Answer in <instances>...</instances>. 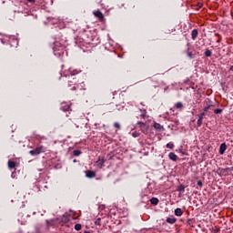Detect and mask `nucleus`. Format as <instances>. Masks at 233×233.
<instances>
[{
  "label": "nucleus",
  "mask_w": 233,
  "mask_h": 233,
  "mask_svg": "<svg viewBox=\"0 0 233 233\" xmlns=\"http://www.w3.org/2000/svg\"><path fill=\"white\" fill-rule=\"evenodd\" d=\"M141 112L140 117H142V119H147V109H139Z\"/></svg>",
  "instance_id": "nucleus-16"
},
{
  "label": "nucleus",
  "mask_w": 233,
  "mask_h": 233,
  "mask_svg": "<svg viewBox=\"0 0 233 233\" xmlns=\"http://www.w3.org/2000/svg\"><path fill=\"white\" fill-rule=\"evenodd\" d=\"M95 225H97L98 227H100V225H101V218H98L95 221Z\"/></svg>",
  "instance_id": "nucleus-27"
},
{
  "label": "nucleus",
  "mask_w": 233,
  "mask_h": 233,
  "mask_svg": "<svg viewBox=\"0 0 233 233\" xmlns=\"http://www.w3.org/2000/svg\"><path fill=\"white\" fill-rule=\"evenodd\" d=\"M87 41H88V43H90V41H94V36H91V38Z\"/></svg>",
  "instance_id": "nucleus-36"
},
{
  "label": "nucleus",
  "mask_w": 233,
  "mask_h": 233,
  "mask_svg": "<svg viewBox=\"0 0 233 233\" xmlns=\"http://www.w3.org/2000/svg\"><path fill=\"white\" fill-rule=\"evenodd\" d=\"M68 72L70 76H77V74H81L82 70L81 69H74V67H70L68 69Z\"/></svg>",
  "instance_id": "nucleus-5"
},
{
  "label": "nucleus",
  "mask_w": 233,
  "mask_h": 233,
  "mask_svg": "<svg viewBox=\"0 0 233 233\" xmlns=\"http://www.w3.org/2000/svg\"><path fill=\"white\" fill-rule=\"evenodd\" d=\"M137 125H139L140 129L145 134V128H147V124H145L144 122L138 121Z\"/></svg>",
  "instance_id": "nucleus-12"
},
{
  "label": "nucleus",
  "mask_w": 233,
  "mask_h": 233,
  "mask_svg": "<svg viewBox=\"0 0 233 233\" xmlns=\"http://www.w3.org/2000/svg\"><path fill=\"white\" fill-rule=\"evenodd\" d=\"M55 56H61L65 54V46L61 45L59 42L55 43V46L53 47Z\"/></svg>",
  "instance_id": "nucleus-1"
},
{
  "label": "nucleus",
  "mask_w": 233,
  "mask_h": 233,
  "mask_svg": "<svg viewBox=\"0 0 233 233\" xmlns=\"http://www.w3.org/2000/svg\"><path fill=\"white\" fill-rule=\"evenodd\" d=\"M86 177H89V178L96 177V172L92 170H87L86 171Z\"/></svg>",
  "instance_id": "nucleus-9"
},
{
  "label": "nucleus",
  "mask_w": 233,
  "mask_h": 233,
  "mask_svg": "<svg viewBox=\"0 0 233 233\" xmlns=\"http://www.w3.org/2000/svg\"><path fill=\"white\" fill-rule=\"evenodd\" d=\"M230 70H231V72H233V66H231Z\"/></svg>",
  "instance_id": "nucleus-37"
},
{
  "label": "nucleus",
  "mask_w": 233,
  "mask_h": 233,
  "mask_svg": "<svg viewBox=\"0 0 233 233\" xmlns=\"http://www.w3.org/2000/svg\"><path fill=\"white\" fill-rule=\"evenodd\" d=\"M167 148H170L172 150V148H174V144L172 142H169L167 144Z\"/></svg>",
  "instance_id": "nucleus-26"
},
{
  "label": "nucleus",
  "mask_w": 233,
  "mask_h": 233,
  "mask_svg": "<svg viewBox=\"0 0 233 233\" xmlns=\"http://www.w3.org/2000/svg\"><path fill=\"white\" fill-rule=\"evenodd\" d=\"M93 15H95V17H96L99 21L103 22L105 21V15H103V13L99 10H96L93 12Z\"/></svg>",
  "instance_id": "nucleus-3"
},
{
  "label": "nucleus",
  "mask_w": 233,
  "mask_h": 233,
  "mask_svg": "<svg viewBox=\"0 0 233 233\" xmlns=\"http://www.w3.org/2000/svg\"><path fill=\"white\" fill-rule=\"evenodd\" d=\"M175 216H177V218H181V216H183V210L177 208V209H175Z\"/></svg>",
  "instance_id": "nucleus-11"
},
{
  "label": "nucleus",
  "mask_w": 233,
  "mask_h": 233,
  "mask_svg": "<svg viewBox=\"0 0 233 233\" xmlns=\"http://www.w3.org/2000/svg\"><path fill=\"white\" fill-rule=\"evenodd\" d=\"M68 88H70V90H76V82H72V81H70L69 83H68Z\"/></svg>",
  "instance_id": "nucleus-17"
},
{
  "label": "nucleus",
  "mask_w": 233,
  "mask_h": 233,
  "mask_svg": "<svg viewBox=\"0 0 233 233\" xmlns=\"http://www.w3.org/2000/svg\"><path fill=\"white\" fill-rule=\"evenodd\" d=\"M227 150V144L223 143L219 147V154L223 156L225 154V151Z\"/></svg>",
  "instance_id": "nucleus-7"
},
{
  "label": "nucleus",
  "mask_w": 233,
  "mask_h": 233,
  "mask_svg": "<svg viewBox=\"0 0 233 233\" xmlns=\"http://www.w3.org/2000/svg\"><path fill=\"white\" fill-rule=\"evenodd\" d=\"M197 125H198V127H201V125H203V119L198 117V119L197 121Z\"/></svg>",
  "instance_id": "nucleus-24"
},
{
  "label": "nucleus",
  "mask_w": 233,
  "mask_h": 233,
  "mask_svg": "<svg viewBox=\"0 0 233 233\" xmlns=\"http://www.w3.org/2000/svg\"><path fill=\"white\" fill-rule=\"evenodd\" d=\"M175 106H176V108H177V109H181V108H183V103L177 102Z\"/></svg>",
  "instance_id": "nucleus-23"
},
{
  "label": "nucleus",
  "mask_w": 233,
  "mask_h": 233,
  "mask_svg": "<svg viewBox=\"0 0 233 233\" xmlns=\"http://www.w3.org/2000/svg\"><path fill=\"white\" fill-rule=\"evenodd\" d=\"M205 112H202V113H200L199 115H198V117L200 118V119H203L204 117H205Z\"/></svg>",
  "instance_id": "nucleus-33"
},
{
  "label": "nucleus",
  "mask_w": 233,
  "mask_h": 233,
  "mask_svg": "<svg viewBox=\"0 0 233 233\" xmlns=\"http://www.w3.org/2000/svg\"><path fill=\"white\" fill-rule=\"evenodd\" d=\"M197 185H198V187H203V182H202L201 180H198V183H197Z\"/></svg>",
  "instance_id": "nucleus-34"
},
{
  "label": "nucleus",
  "mask_w": 233,
  "mask_h": 233,
  "mask_svg": "<svg viewBox=\"0 0 233 233\" xmlns=\"http://www.w3.org/2000/svg\"><path fill=\"white\" fill-rule=\"evenodd\" d=\"M81 228H82L81 224H76L75 225V230H81Z\"/></svg>",
  "instance_id": "nucleus-28"
},
{
  "label": "nucleus",
  "mask_w": 233,
  "mask_h": 233,
  "mask_svg": "<svg viewBox=\"0 0 233 233\" xmlns=\"http://www.w3.org/2000/svg\"><path fill=\"white\" fill-rule=\"evenodd\" d=\"M114 127L116 128V130H119L121 128V125L118 122H115Z\"/></svg>",
  "instance_id": "nucleus-25"
},
{
  "label": "nucleus",
  "mask_w": 233,
  "mask_h": 233,
  "mask_svg": "<svg viewBox=\"0 0 233 233\" xmlns=\"http://www.w3.org/2000/svg\"><path fill=\"white\" fill-rule=\"evenodd\" d=\"M198 29H194L192 32H191V37L193 39V41H196V38L198 37Z\"/></svg>",
  "instance_id": "nucleus-14"
},
{
  "label": "nucleus",
  "mask_w": 233,
  "mask_h": 233,
  "mask_svg": "<svg viewBox=\"0 0 233 233\" xmlns=\"http://www.w3.org/2000/svg\"><path fill=\"white\" fill-rule=\"evenodd\" d=\"M28 3H35V0H26Z\"/></svg>",
  "instance_id": "nucleus-35"
},
{
  "label": "nucleus",
  "mask_w": 233,
  "mask_h": 233,
  "mask_svg": "<svg viewBox=\"0 0 233 233\" xmlns=\"http://www.w3.org/2000/svg\"><path fill=\"white\" fill-rule=\"evenodd\" d=\"M8 43L11 46H17V45H19V41L17 38H15V36H10Z\"/></svg>",
  "instance_id": "nucleus-4"
},
{
  "label": "nucleus",
  "mask_w": 233,
  "mask_h": 233,
  "mask_svg": "<svg viewBox=\"0 0 233 233\" xmlns=\"http://www.w3.org/2000/svg\"><path fill=\"white\" fill-rule=\"evenodd\" d=\"M15 167V162L14 161H8V167L9 168H14Z\"/></svg>",
  "instance_id": "nucleus-21"
},
{
  "label": "nucleus",
  "mask_w": 233,
  "mask_h": 233,
  "mask_svg": "<svg viewBox=\"0 0 233 233\" xmlns=\"http://www.w3.org/2000/svg\"><path fill=\"white\" fill-rule=\"evenodd\" d=\"M205 56L206 57H210V56H212V51H210L209 49H207L205 51Z\"/></svg>",
  "instance_id": "nucleus-22"
},
{
  "label": "nucleus",
  "mask_w": 233,
  "mask_h": 233,
  "mask_svg": "<svg viewBox=\"0 0 233 233\" xmlns=\"http://www.w3.org/2000/svg\"><path fill=\"white\" fill-rule=\"evenodd\" d=\"M212 106V105H209V106H206V107H204V113H206V112H208V110H210V107Z\"/></svg>",
  "instance_id": "nucleus-31"
},
{
  "label": "nucleus",
  "mask_w": 233,
  "mask_h": 233,
  "mask_svg": "<svg viewBox=\"0 0 233 233\" xmlns=\"http://www.w3.org/2000/svg\"><path fill=\"white\" fill-rule=\"evenodd\" d=\"M178 192H185V185L181 184L177 187Z\"/></svg>",
  "instance_id": "nucleus-20"
},
{
  "label": "nucleus",
  "mask_w": 233,
  "mask_h": 233,
  "mask_svg": "<svg viewBox=\"0 0 233 233\" xmlns=\"http://www.w3.org/2000/svg\"><path fill=\"white\" fill-rule=\"evenodd\" d=\"M82 152L79 149H76L73 151V155L77 157L78 156H81Z\"/></svg>",
  "instance_id": "nucleus-19"
},
{
  "label": "nucleus",
  "mask_w": 233,
  "mask_h": 233,
  "mask_svg": "<svg viewBox=\"0 0 233 233\" xmlns=\"http://www.w3.org/2000/svg\"><path fill=\"white\" fill-rule=\"evenodd\" d=\"M226 172H227V170H228V168H226V169H224Z\"/></svg>",
  "instance_id": "nucleus-39"
},
{
  "label": "nucleus",
  "mask_w": 233,
  "mask_h": 233,
  "mask_svg": "<svg viewBox=\"0 0 233 233\" xmlns=\"http://www.w3.org/2000/svg\"><path fill=\"white\" fill-rule=\"evenodd\" d=\"M150 203L151 205H157L159 203V199H157V198H152L150 199Z\"/></svg>",
  "instance_id": "nucleus-18"
},
{
  "label": "nucleus",
  "mask_w": 233,
  "mask_h": 233,
  "mask_svg": "<svg viewBox=\"0 0 233 233\" xmlns=\"http://www.w3.org/2000/svg\"><path fill=\"white\" fill-rule=\"evenodd\" d=\"M61 110H63V112H68V110H70V105L62 103Z\"/></svg>",
  "instance_id": "nucleus-8"
},
{
  "label": "nucleus",
  "mask_w": 233,
  "mask_h": 233,
  "mask_svg": "<svg viewBox=\"0 0 233 233\" xmlns=\"http://www.w3.org/2000/svg\"><path fill=\"white\" fill-rule=\"evenodd\" d=\"M96 165L98 167V168H103V166L105 165V158H101V157H99L96 162Z\"/></svg>",
  "instance_id": "nucleus-6"
},
{
  "label": "nucleus",
  "mask_w": 233,
  "mask_h": 233,
  "mask_svg": "<svg viewBox=\"0 0 233 233\" xmlns=\"http://www.w3.org/2000/svg\"><path fill=\"white\" fill-rule=\"evenodd\" d=\"M187 56L189 57V59H194V55L191 52H187Z\"/></svg>",
  "instance_id": "nucleus-30"
},
{
  "label": "nucleus",
  "mask_w": 233,
  "mask_h": 233,
  "mask_svg": "<svg viewBox=\"0 0 233 233\" xmlns=\"http://www.w3.org/2000/svg\"><path fill=\"white\" fill-rule=\"evenodd\" d=\"M84 233H90V231H85Z\"/></svg>",
  "instance_id": "nucleus-38"
},
{
  "label": "nucleus",
  "mask_w": 233,
  "mask_h": 233,
  "mask_svg": "<svg viewBox=\"0 0 233 233\" xmlns=\"http://www.w3.org/2000/svg\"><path fill=\"white\" fill-rule=\"evenodd\" d=\"M154 128L156 130H158V132H161L162 130H165V128L163 127V126H161V124L159 123H155L154 124Z\"/></svg>",
  "instance_id": "nucleus-10"
},
{
  "label": "nucleus",
  "mask_w": 233,
  "mask_h": 233,
  "mask_svg": "<svg viewBox=\"0 0 233 233\" xmlns=\"http://www.w3.org/2000/svg\"><path fill=\"white\" fill-rule=\"evenodd\" d=\"M166 221H167V223H169L170 225H174V223H176V221H177V219H176V218H167Z\"/></svg>",
  "instance_id": "nucleus-15"
},
{
  "label": "nucleus",
  "mask_w": 233,
  "mask_h": 233,
  "mask_svg": "<svg viewBox=\"0 0 233 233\" xmlns=\"http://www.w3.org/2000/svg\"><path fill=\"white\" fill-rule=\"evenodd\" d=\"M168 157L171 161H177V155L175 153H169Z\"/></svg>",
  "instance_id": "nucleus-13"
},
{
  "label": "nucleus",
  "mask_w": 233,
  "mask_h": 233,
  "mask_svg": "<svg viewBox=\"0 0 233 233\" xmlns=\"http://www.w3.org/2000/svg\"><path fill=\"white\" fill-rule=\"evenodd\" d=\"M46 148L43 146L37 147L35 149L29 151L31 156H39V154H43L46 152Z\"/></svg>",
  "instance_id": "nucleus-2"
},
{
  "label": "nucleus",
  "mask_w": 233,
  "mask_h": 233,
  "mask_svg": "<svg viewBox=\"0 0 233 233\" xmlns=\"http://www.w3.org/2000/svg\"><path fill=\"white\" fill-rule=\"evenodd\" d=\"M221 112H223V109L218 108V109H215V110H214V113H215V114H221Z\"/></svg>",
  "instance_id": "nucleus-32"
},
{
  "label": "nucleus",
  "mask_w": 233,
  "mask_h": 233,
  "mask_svg": "<svg viewBox=\"0 0 233 233\" xmlns=\"http://www.w3.org/2000/svg\"><path fill=\"white\" fill-rule=\"evenodd\" d=\"M132 136H133L134 137H139L140 134H139V132H137V131H134V132L132 133Z\"/></svg>",
  "instance_id": "nucleus-29"
}]
</instances>
